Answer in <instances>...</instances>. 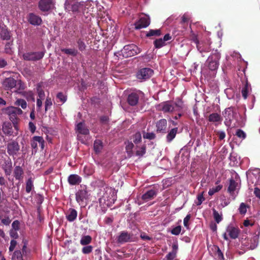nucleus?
<instances>
[{"instance_id":"nucleus-56","label":"nucleus","mask_w":260,"mask_h":260,"mask_svg":"<svg viewBox=\"0 0 260 260\" xmlns=\"http://www.w3.org/2000/svg\"><path fill=\"white\" fill-rule=\"evenodd\" d=\"M93 247L91 245H87L83 247L82 249V251L84 254H88L91 252Z\"/></svg>"},{"instance_id":"nucleus-12","label":"nucleus","mask_w":260,"mask_h":260,"mask_svg":"<svg viewBox=\"0 0 260 260\" xmlns=\"http://www.w3.org/2000/svg\"><path fill=\"white\" fill-rule=\"evenodd\" d=\"M150 25V18L148 16L141 17L138 21L135 24V28L137 29L146 28Z\"/></svg>"},{"instance_id":"nucleus-16","label":"nucleus","mask_w":260,"mask_h":260,"mask_svg":"<svg viewBox=\"0 0 260 260\" xmlns=\"http://www.w3.org/2000/svg\"><path fill=\"white\" fill-rule=\"evenodd\" d=\"M88 199V192L86 189H80L76 193V200L79 205H81L84 201Z\"/></svg>"},{"instance_id":"nucleus-63","label":"nucleus","mask_w":260,"mask_h":260,"mask_svg":"<svg viewBox=\"0 0 260 260\" xmlns=\"http://www.w3.org/2000/svg\"><path fill=\"white\" fill-rule=\"evenodd\" d=\"M12 228L15 231L19 229V222L18 220H15L12 222Z\"/></svg>"},{"instance_id":"nucleus-24","label":"nucleus","mask_w":260,"mask_h":260,"mask_svg":"<svg viewBox=\"0 0 260 260\" xmlns=\"http://www.w3.org/2000/svg\"><path fill=\"white\" fill-rule=\"evenodd\" d=\"M0 36L2 40H9L10 39V32L5 25L0 27Z\"/></svg>"},{"instance_id":"nucleus-23","label":"nucleus","mask_w":260,"mask_h":260,"mask_svg":"<svg viewBox=\"0 0 260 260\" xmlns=\"http://www.w3.org/2000/svg\"><path fill=\"white\" fill-rule=\"evenodd\" d=\"M78 216V211L73 208L69 209L66 213V218L69 222L74 221Z\"/></svg>"},{"instance_id":"nucleus-42","label":"nucleus","mask_w":260,"mask_h":260,"mask_svg":"<svg viewBox=\"0 0 260 260\" xmlns=\"http://www.w3.org/2000/svg\"><path fill=\"white\" fill-rule=\"evenodd\" d=\"M143 137L144 139L153 140L156 138V135L153 132H143Z\"/></svg>"},{"instance_id":"nucleus-22","label":"nucleus","mask_w":260,"mask_h":260,"mask_svg":"<svg viewBox=\"0 0 260 260\" xmlns=\"http://www.w3.org/2000/svg\"><path fill=\"white\" fill-rule=\"evenodd\" d=\"M178 249V245L177 242L173 243L172 246V250L170 252L168 253L166 256L167 260H173L176 257L177 250Z\"/></svg>"},{"instance_id":"nucleus-32","label":"nucleus","mask_w":260,"mask_h":260,"mask_svg":"<svg viewBox=\"0 0 260 260\" xmlns=\"http://www.w3.org/2000/svg\"><path fill=\"white\" fill-rule=\"evenodd\" d=\"M61 51L64 53L66 54L76 56L78 54V51L75 48H62L61 49Z\"/></svg>"},{"instance_id":"nucleus-13","label":"nucleus","mask_w":260,"mask_h":260,"mask_svg":"<svg viewBox=\"0 0 260 260\" xmlns=\"http://www.w3.org/2000/svg\"><path fill=\"white\" fill-rule=\"evenodd\" d=\"M156 133L158 134H166L167 132V120L160 119L156 123Z\"/></svg>"},{"instance_id":"nucleus-62","label":"nucleus","mask_w":260,"mask_h":260,"mask_svg":"<svg viewBox=\"0 0 260 260\" xmlns=\"http://www.w3.org/2000/svg\"><path fill=\"white\" fill-rule=\"evenodd\" d=\"M100 122L102 124H107L109 123V117L108 116L103 115L100 117Z\"/></svg>"},{"instance_id":"nucleus-2","label":"nucleus","mask_w":260,"mask_h":260,"mask_svg":"<svg viewBox=\"0 0 260 260\" xmlns=\"http://www.w3.org/2000/svg\"><path fill=\"white\" fill-rule=\"evenodd\" d=\"M3 111L9 115V119L13 123H14L17 119V116L23 114V111L20 108L16 107H8L4 108Z\"/></svg>"},{"instance_id":"nucleus-5","label":"nucleus","mask_w":260,"mask_h":260,"mask_svg":"<svg viewBox=\"0 0 260 260\" xmlns=\"http://www.w3.org/2000/svg\"><path fill=\"white\" fill-rule=\"evenodd\" d=\"M44 55L43 52H28L24 53L22 56L25 60L36 61L42 59Z\"/></svg>"},{"instance_id":"nucleus-20","label":"nucleus","mask_w":260,"mask_h":260,"mask_svg":"<svg viewBox=\"0 0 260 260\" xmlns=\"http://www.w3.org/2000/svg\"><path fill=\"white\" fill-rule=\"evenodd\" d=\"M28 20L30 24L34 25H39L42 22L41 17L34 14L33 13H29Z\"/></svg>"},{"instance_id":"nucleus-7","label":"nucleus","mask_w":260,"mask_h":260,"mask_svg":"<svg viewBox=\"0 0 260 260\" xmlns=\"http://www.w3.org/2000/svg\"><path fill=\"white\" fill-rule=\"evenodd\" d=\"M140 100V91L130 92L126 98V102L130 106H136Z\"/></svg>"},{"instance_id":"nucleus-52","label":"nucleus","mask_w":260,"mask_h":260,"mask_svg":"<svg viewBox=\"0 0 260 260\" xmlns=\"http://www.w3.org/2000/svg\"><path fill=\"white\" fill-rule=\"evenodd\" d=\"M181 232V225H177L174 228L171 230V233L173 235H178Z\"/></svg>"},{"instance_id":"nucleus-57","label":"nucleus","mask_w":260,"mask_h":260,"mask_svg":"<svg viewBox=\"0 0 260 260\" xmlns=\"http://www.w3.org/2000/svg\"><path fill=\"white\" fill-rule=\"evenodd\" d=\"M215 249L217 250L216 253H217L218 258H220L222 260H224L223 254L222 253L221 250L220 249L219 246H216L215 247Z\"/></svg>"},{"instance_id":"nucleus-17","label":"nucleus","mask_w":260,"mask_h":260,"mask_svg":"<svg viewBox=\"0 0 260 260\" xmlns=\"http://www.w3.org/2000/svg\"><path fill=\"white\" fill-rule=\"evenodd\" d=\"M17 81L16 79L10 77L4 79L2 82V86L5 90H11L12 88L15 87Z\"/></svg>"},{"instance_id":"nucleus-55","label":"nucleus","mask_w":260,"mask_h":260,"mask_svg":"<svg viewBox=\"0 0 260 260\" xmlns=\"http://www.w3.org/2000/svg\"><path fill=\"white\" fill-rule=\"evenodd\" d=\"M52 105V102L51 99L50 98H48V96L46 98L45 103V110L46 112L48 108H50V107Z\"/></svg>"},{"instance_id":"nucleus-29","label":"nucleus","mask_w":260,"mask_h":260,"mask_svg":"<svg viewBox=\"0 0 260 260\" xmlns=\"http://www.w3.org/2000/svg\"><path fill=\"white\" fill-rule=\"evenodd\" d=\"M237 186L238 183L236 182L233 178H231L229 180V185L228 188V192H229L231 195L233 196Z\"/></svg>"},{"instance_id":"nucleus-37","label":"nucleus","mask_w":260,"mask_h":260,"mask_svg":"<svg viewBox=\"0 0 260 260\" xmlns=\"http://www.w3.org/2000/svg\"><path fill=\"white\" fill-rule=\"evenodd\" d=\"M22 94L23 96H25L27 100L35 101V95L31 91H23Z\"/></svg>"},{"instance_id":"nucleus-50","label":"nucleus","mask_w":260,"mask_h":260,"mask_svg":"<svg viewBox=\"0 0 260 260\" xmlns=\"http://www.w3.org/2000/svg\"><path fill=\"white\" fill-rule=\"evenodd\" d=\"M37 91L38 92L39 99L43 100L45 96V92L42 88H41L40 85H38L37 87Z\"/></svg>"},{"instance_id":"nucleus-18","label":"nucleus","mask_w":260,"mask_h":260,"mask_svg":"<svg viewBox=\"0 0 260 260\" xmlns=\"http://www.w3.org/2000/svg\"><path fill=\"white\" fill-rule=\"evenodd\" d=\"M132 237L133 234L125 232V231H123L119 234L117 241L120 243L128 242L131 241Z\"/></svg>"},{"instance_id":"nucleus-33","label":"nucleus","mask_w":260,"mask_h":260,"mask_svg":"<svg viewBox=\"0 0 260 260\" xmlns=\"http://www.w3.org/2000/svg\"><path fill=\"white\" fill-rule=\"evenodd\" d=\"M134 147V143L132 142L128 141L125 146V151L128 155V156L131 157L133 156V149Z\"/></svg>"},{"instance_id":"nucleus-43","label":"nucleus","mask_w":260,"mask_h":260,"mask_svg":"<svg viewBox=\"0 0 260 260\" xmlns=\"http://www.w3.org/2000/svg\"><path fill=\"white\" fill-rule=\"evenodd\" d=\"M222 185H218L215 187H213L212 188H210L208 191V194L210 196L213 195L216 192H218L219 190L222 189Z\"/></svg>"},{"instance_id":"nucleus-28","label":"nucleus","mask_w":260,"mask_h":260,"mask_svg":"<svg viewBox=\"0 0 260 260\" xmlns=\"http://www.w3.org/2000/svg\"><path fill=\"white\" fill-rule=\"evenodd\" d=\"M178 129L177 127L172 128L170 131L168 132L166 137L167 142L170 143L175 138L177 135Z\"/></svg>"},{"instance_id":"nucleus-34","label":"nucleus","mask_w":260,"mask_h":260,"mask_svg":"<svg viewBox=\"0 0 260 260\" xmlns=\"http://www.w3.org/2000/svg\"><path fill=\"white\" fill-rule=\"evenodd\" d=\"M77 48L79 50L83 52L84 51L86 48V45L85 43L84 40L82 38L78 39L77 40Z\"/></svg>"},{"instance_id":"nucleus-9","label":"nucleus","mask_w":260,"mask_h":260,"mask_svg":"<svg viewBox=\"0 0 260 260\" xmlns=\"http://www.w3.org/2000/svg\"><path fill=\"white\" fill-rule=\"evenodd\" d=\"M81 6V3L75 2L74 0H67L64 3V8L68 11L77 12Z\"/></svg>"},{"instance_id":"nucleus-61","label":"nucleus","mask_w":260,"mask_h":260,"mask_svg":"<svg viewBox=\"0 0 260 260\" xmlns=\"http://www.w3.org/2000/svg\"><path fill=\"white\" fill-rule=\"evenodd\" d=\"M1 222L3 224L6 225H9L11 222V220L8 216H6L1 219Z\"/></svg>"},{"instance_id":"nucleus-36","label":"nucleus","mask_w":260,"mask_h":260,"mask_svg":"<svg viewBox=\"0 0 260 260\" xmlns=\"http://www.w3.org/2000/svg\"><path fill=\"white\" fill-rule=\"evenodd\" d=\"M161 35V32L160 29H150L147 32L146 36L147 37H150L152 36L158 37Z\"/></svg>"},{"instance_id":"nucleus-14","label":"nucleus","mask_w":260,"mask_h":260,"mask_svg":"<svg viewBox=\"0 0 260 260\" xmlns=\"http://www.w3.org/2000/svg\"><path fill=\"white\" fill-rule=\"evenodd\" d=\"M158 192V189L153 187V188L146 191L142 194V199L144 202H148L154 198Z\"/></svg>"},{"instance_id":"nucleus-45","label":"nucleus","mask_w":260,"mask_h":260,"mask_svg":"<svg viewBox=\"0 0 260 260\" xmlns=\"http://www.w3.org/2000/svg\"><path fill=\"white\" fill-rule=\"evenodd\" d=\"M153 44L156 48H160L165 45L163 39H156L154 41Z\"/></svg>"},{"instance_id":"nucleus-1","label":"nucleus","mask_w":260,"mask_h":260,"mask_svg":"<svg viewBox=\"0 0 260 260\" xmlns=\"http://www.w3.org/2000/svg\"><path fill=\"white\" fill-rule=\"evenodd\" d=\"M141 51L140 48L134 44L127 45L121 50V54L124 57L136 55L138 54Z\"/></svg>"},{"instance_id":"nucleus-54","label":"nucleus","mask_w":260,"mask_h":260,"mask_svg":"<svg viewBox=\"0 0 260 260\" xmlns=\"http://www.w3.org/2000/svg\"><path fill=\"white\" fill-rule=\"evenodd\" d=\"M236 135L239 138H242L243 139H245L246 138V134L245 133L244 131L242 129H238L236 132Z\"/></svg>"},{"instance_id":"nucleus-10","label":"nucleus","mask_w":260,"mask_h":260,"mask_svg":"<svg viewBox=\"0 0 260 260\" xmlns=\"http://www.w3.org/2000/svg\"><path fill=\"white\" fill-rule=\"evenodd\" d=\"M53 6V0H40L38 4L40 10L43 12L50 11Z\"/></svg>"},{"instance_id":"nucleus-38","label":"nucleus","mask_w":260,"mask_h":260,"mask_svg":"<svg viewBox=\"0 0 260 260\" xmlns=\"http://www.w3.org/2000/svg\"><path fill=\"white\" fill-rule=\"evenodd\" d=\"M133 142L135 144H138L142 141V135L140 132H137V133L132 135Z\"/></svg>"},{"instance_id":"nucleus-51","label":"nucleus","mask_w":260,"mask_h":260,"mask_svg":"<svg viewBox=\"0 0 260 260\" xmlns=\"http://www.w3.org/2000/svg\"><path fill=\"white\" fill-rule=\"evenodd\" d=\"M34 139L38 142V143L40 144L41 149H43L44 147L45 142L43 137H42V136H34Z\"/></svg>"},{"instance_id":"nucleus-53","label":"nucleus","mask_w":260,"mask_h":260,"mask_svg":"<svg viewBox=\"0 0 260 260\" xmlns=\"http://www.w3.org/2000/svg\"><path fill=\"white\" fill-rule=\"evenodd\" d=\"M57 98L60 100V101L63 103H65L67 100V96L64 95L62 92H58L57 94Z\"/></svg>"},{"instance_id":"nucleus-46","label":"nucleus","mask_w":260,"mask_h":260,"mask_svg":"<svg viewBox=\"0 0 260 260\" xmlns=\"http://www.w3.org/2000/svg\"><path fill=\"white\" fill-rule=\"evenodd\" d=\"M15 105L18 106H21L22 109H25L27 107V103L25 100L23 99H18L15 102Z\"/></svg>"},{"instance_id":"nucleus-58","label":"nucleus","mask_w":260,"mask_h":260,"mask_svg":"<svg viewBox=\"0 0 260 260\" xmlns=\"http://www.w3.org/2000/svg\"><path fill=\"white\" fill-rule=\"evenodd\" d=\"M191 41L196 44L197 47H198L200 41L198 38V36L194 34H192L191 35Z\"/></svg>"},{"instance_id":"nucleus-3","label":"nucleus","mask_w":260,"mask_h":260,"mask_svg":"<svg viewBox=\"0 0 260 260\" xmlns=\"http://www.w3.org/2000/svg\"><path fill=\"white\" fill-rule=\"evenodd\" d=\"M220 55L219 52H215L209 56L207 60L208 68L211 71H216L219 67V60Z\"/></svg>"},{"instance_id":"nucleus-49","label":"nucleus","mask_w":260,"mask_h":260,"mask_svg":"<svg viewBox=\"0 0 260 260\" xmlns=\"http://www.w3.org/2000/svg\"><path fill=\"white\" fill-rule=\"evenodd\" d=\"M247 205L244 203H241L239 207V212L241 214H245L247 211Z\"/></svg>"},{"instance_id":"nucleus-30","label":"nucleus","mask_w":260,"mask_h":260,"mask_svg":"<svg viewBox=\"0 0 260 260\" xmlns=\"http://www.w3.org/2000/svg\"><path fill=\"white\" fill-rule=\"evenodd\" d=\"M93 147L94 150L96 153H100L103 147L102 140L99 139L95 140Z\"/></svg>"},{"instance_id":"nucleus-44","label":"nucleus","mask_w":260,"mask_h":260,"mask_svg":"<svg viewBox=\"0 0 260 260\" xmlns=\"http://www.w3.org/2000/svg\"><path fill=\"white\" fill-rule=\"evenodd\" d=\"M213 216L217 223L221 221L222 219V214L218 213V211L215 209H213Z\"/></svg>"},{"instance_id":"nucleus-31","label":"nucleus","mask_w":260,"mask_h":260,"mask_svg":"<svg viewBox=\"0 0 260 260\" xmlns=\"http://www.w3.org/2000/svg\"><path fill=\"white\" fill-rule=\"evenodd\" d=\"M14 174L16 179L21 180L23 178V171L21 167L16 166L15 167Z\"/></svg>"},{"instance_id":"nucleus-40","label":"nucleus","mask_w":260,"mask_h":260,"mask_svg":"<svg viewBox=\"0 0 260 260\" xmlns=\"http://www.w3.org/2000/svg\"><path fill=\"white\" fill-rule=\"evenodd\" d=\"M12 260H23L22 253L20 250H15L14 252Z\"/></svg>"},{"instance_id":"nucleus-60","label":"nucleus","mask_w":260,"mask_h":260,"mask_svg":"<svg viewBox=\"0 0 260 260\" xmlns=\"http://www.w3.org/2000/svg\"><path fill=\"white\" fill-rule=\"evenodd\" d=\"M191 214H188L184 218V226L185 227H188V221L190 220V219L191 218Z\"/></svg>"},{"instance_id":"nucleus-27","label":"nucleus","mask_w":260,"mask_h":260,"mask_svg":"<svg viewBox=\"0 0 260 260\" xmlns=\"http://www.w3.org/2000/svg\"><path fill=\"white\" fill-rule=\"evenodd\" d=\"M76 129L79 134L87 135L89 134V131L83 122H79L78 123Z\"/></svg>"},{"instance_id":"nucleus-11","label":"nucleus","mask_w":260,"mask_h":260,"mask_svg":"<svg viewBox=\"0 0 260 260\" xmlns=\"http://www.w3.org/2000/svg\"><path fill=\"white\" fill-rule=\"evenodd\" d=\"M211 41L209 39L200 41L197 47L198 51L200 52H208L210 51L211 49Z\"/></svg>"},{"instance_id":"nucleus-48","label":"nucleus","mask_w":260,"mask_h":260,"mask_svg":"<svg viewBox=\"0 0 260 260\" xmlns=\"http://www.w3.org/2000/svg\"><path fill=\"white\" fill-rule=\"evenodd\" d=\"M204 192H202L201 193L198 194V202H196L197 205L199 206L202 205V202L205 201V198L204 197Z\"/></svg>"},{"instance_id":"nucleus-6","label":"nucleus","mask_w":260,"mask_h":260,"mask_svg":"<svg viewBox=\"0 0 260 260\" xmlns=\"http://www.w3.org/2000/svg\"><path fill=\"white\" fill-rule=\"evenodd\" d=\"M154 71L149 68H144L139 70L137 73L136 77L138 79L146 80L153 75Z\"/></svg>"},{"instance_id":"nucleus-39","label":"nucleus","mask_w":260,"mask_h":260,"mask_svg":"<svg viewBox=\"0 0 260 260\" xmlns=\"http://www.w3.org/2000/svg\"><path fill=\"white\" fill-rule=\"evenodd\" d=\"M92 238L90 236L82 237L80 240V244L82 245H87L91 242Z\"/></svg>"},{"instance_id":"nucleus-21","label":"nucleus","mask_w":260,"mask_h":260,"mask_svg":"<svg viewBox=\"0 0 260 260\" xmlns=\"http://www.w3.org/2000/svg\"><path fill=\"white\" fill-rule=\"evenodd\" d=\"M2 130L6 135H12L13 134V124L9 121L4 122L2 125Z\"/></svg>"},{"instance_id":"nucleus-19","label":"nucleus","mask_w":260,"mask_h":260,"mask_svg":"<svg viewBox=\"0 0 260 260\" xmlns=\"http://www.w3.org/2000/svg\"><path fill=\"white\" fill-rule=\"evenodd\" d=\"M209 122L215 123V126L222 122V118L220 114L213 113L209 115L207 117Z\"/></svg>"},{"instance_id":"nucleus-26","label":"nucleus","mask_w":260,"mask_h":260,"mask_svg":"<svg viewBox=\"0 0 260 260\" xmlns=\"http://www.w3.org/2000/svg\"><path fill=\"white\" fill-rule=\"evenodd\" d=\"M161 110L166 113V112H171L175 110L174 105L171 103L170 102L167 101L160 105Z\"/></svg>"},{"instance_id":"nucleus-64","label":"nucleus","mask_w":260,"mask_h":260,"mask_svg":"<svg viewBox=\"0 0 260 260\" xmlns=\"http://www.w3.org/2000/svg\"><path fill=\"white\" fill-rule=\"evenodd\" d=\"M29 129L31 133H34L36 130V126L32 122H29Z\"/></svg>"},{"instance_id":"nucleus-25","label":"nucleus","mask_w":260,"mask_h":260,"mask_svg":"<svg viewBox=\"0 0 260 260\" xmlns=\"http://www.w3.org/2000/svg\"><path fill=\"white\" fill-rule=\"evenodd\" d=\"M68 181L71 185H78L81 182V178L77 174H71L68 178Z\"/></svg>"},{"instance_id":"nucleus-15","label":"nucleus","mask_w":260,"mask_h":260,"mask_svg":"<svg viewBox=\"0 0 260 260\" xmlns=\"http://www.w3.org/2000/svg\"><path fill=\"white\" fill-rule=\"evenodd\" d=\"M226 231L229 233V237L232 239L237 238L240 233L239 228L232 224L229 225L226 229Z\"/></svg>"},{"instance_id":"nucleus-41","label":"nucleus","mask_w":260,"mask_h":260,"mask_svg":"<svg viewBox=\"0 0 260 260\" xmlns=\"http://www.w3.org/2000/svg\"><path fill=\"white\" fill-rule=\"evenodd\" d=\"M33 181L31 178H29L26 182L25 191L27 193H29L33 188Z\"/></svg>"},{"instance_id":"nucleus-8","label":"nucleus","mask_w":260,"mask_h":260,"mask_svg":"<svg viewBox=\"0 0 260 260\" xmlns=\"http://www.w3.org/2000/svg\"><path fill=\"white\" fill-rule=\"evenodd\" d=\"M7 153L10 155H16L20 150L19 143L12 140V141L8 142L7 146Z\"/></svg>"},{"instance_id":"nucleus-4","label":"nucleus","mask_w":260,"mask_h":260,"mask_svg":"<svg viewBox=\"0 0 260 260\" xmlns=\"http://www.w3.org/2000/svg\"><path fill=\"white\" fill-rule=\"evenodd\" d=\"M222 115L225 119L224 121L225 126H230L233 118L236 115L235 107H230L226 108L224 111L222 112Z\"/></svg>"},{"instance_id":"nucleus-35","label":"nucleus","mask_w":260,"mask_h":260,"mask_svg":"<svg viewBox=\"0 0 260 260\" xmlns=\"http://www.w3.org/2000/svg\"><path fill=\"white\" fill-rule=\"evenodd\" d=\"M250 87V84L248 82L247 80H246V82L245 83L244 86L241 91L242 94L244 99H246L248 96V93L249 91V89Z\"/></svg>"},{"instance_id":"nucleus-59","label":"nucleus","mask_w":260,"mask_h":260,"mask_svg":"<svg viewBox=\"0 0 260 260\" xmlns=\"http://www.w3.org/2000/svg\"><path fill=\"white\" fill-rule=\"evenodd\" d=\"M17 241L14 240H12L10 242V245L9 247V250L10 251H13L15 248L16 247V245H17Z\"/></svg>"},{"instance_id":"nucleus-47","label":"nucleus","mask_w":260,"mask_h":260,"mask_svg":"<svg viewBox=\"0 0 260 260\" xmlns=\"http://www.w3.org/2000/svg\"><path fill=\"white\" fill-rule=\"evenodd\" d=\"M146 146L145 145H142L140 147V149L139 150L136 151V155L143 156L144 154L146 153Z\"/></svg>"}]
</instances>
